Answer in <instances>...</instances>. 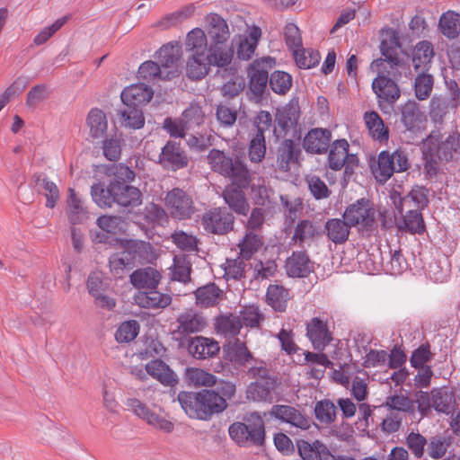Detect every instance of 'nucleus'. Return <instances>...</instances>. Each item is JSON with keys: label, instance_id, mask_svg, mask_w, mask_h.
Here are the masks:
<instances>
[{"label": "nucleus", "instance_id": "f257e3e1", "mask_svg": "<svg viewBox=\"0 0 460 460\" xmlns=\"http://www.w3.org/2000/svg\"><path fill=\"white\" fill-rule=\"evenodd\" d=\"M208 164L216 173L228 178L239 187H248L251 172L245 163L238 156H232L225 151L212 148L207 155Z\"/></svg>", "mask_w": 460, "mask_h": 460}, {"label": "nucleus", "instance_id": "f03ea898", "mask_svg": "<svg viewBox=\"0 0 460 460\" xmlns=\"http://www.w3.org/2000/svg\"><path fill=\"white\" fill-rule=\"evenodd\" d=\"M422 152L430 162L456 159L460 155L459 136L453 133L443 139L438 131H432L422 143Z\"/></svg>", "mask_w": 460, "mask_h": 460}, {"label": "nucleus", "instance_id": "7ed1b4c3", "mask_svg": "<svg viewBox=\"0 0 460 460\" xmlns=\"http://www.w3.org/2000/svg\"><path fill=\"white\" fill-rule=\"evenodd\" d=\"M228 432L240 447L261 446L265 438L264 421L258 412H252L244 418V422L231 424Z\"/></svg>", "mask_w": 460, "mask_h": 460}, {"label": "nucleus", "instance_id": "20e7f679", "mask_svg": "<svg viewBox=\"0 0 460 460\" xmlns=\"http://www.w3.org/2000/svg\"><path fill=\"white\" fill-rule=\"evenodd\" d=\"M275 65V59L270 57H264L253 60L247 68V76L249 78V90L251 99L255 102H260L268 84H270L269 70Z\"/></svg>", "mask_w": 460, "mask_h": 460}, {"label": "nucleus", "instance_id": "39448f33", "mask_svg": "<svg viewBox=\"0 0 460 460\" xmlns=\"http://www.w3.org/2000/svg\"><path fill=\"white\" fill-rule=\"evenodd\" d=\"M349 145L344 138L337 139L330 144L327 164L333 171L344 168L345 174H351L358 164V158L349 153Z\"/></svg>", "mask_w": 460, "mask_h": 460}, {"label": "nucleus", "instance_id": "423d86ee", "mask_svg": "<svg viewBox=\"0 0 460 460\" xmlns=\"http://www.w3.org/2000/svg\"><path fill=\"white\" fill-rule=\"evenodd\" d=\"M142 244L130 241L119 252L109 258L111 271L116 276H121L125 270L133 269L141 258Z\"/></svg>", "mask_w": 460, "mask_h": 460}, {"label": "nucleus", "instance_id": "0eeeda50", "mask_svg": "<svg viewBox=\"0 0 460 460\" xmlns=\"http://www.w3.org/2000/svg\"><path fill=\"white\" fill-rule=\"evenodd\" d=\"M204 229L215 234H226L234 229V217L226 208H214L201 218Z\"/></svg>", "mask_w": 460, "mask_h": 460}, {"label": "nucleus", "instance_id": "6e6552de", "mask_svg": "<svg viewBox=\"0 0 460 460\" xmlns=\"http://www.w3.org/2000/svg\"><path fill=\"white\" fill-rule=\"evenodd\" d=\"M176 324L172 335L175 340H182L190 334L202 332L207 325V321L198 311L188 309L179 314Z\"/></svg>", "mask_w": 460, "mask_h": 460}, {"label": "nucleus", "instance_id": "1a4fd4ad", "mask_svg": "<svg viewBox=\"0 0 460 460\" xmlns=\"http://www.w3.org/2000/svg\"><path fill=\"white\" fill-rule=\"evenodd\" d=\"M271 417L287 423L296 430L306 431L311 428V419L298 409L285 404H275L271 407Z\"/></svg>", "mask_w": 460, "mask_h": 460}, {"label": "nucleus", "instance_id": "9d476101", "mask_svg": "<svg viewBox=\"0 0 460 460\" xmlns=\"http://www.w3.org/2000/svg\"><path fill=\"white\" fill-rule=\"evenodd\" d=\"M165 206L174 218L186 219L194 213L191 198L182 190L174 188L170 190L164 199Z\"/></svg>", "mask_w": 460, "mask_h": 460}, {"label": "nucleus", "instance_id": "9b49d317", "mask_svg": "<svg viewBox=\"0 0 460 460\" xmlns=\"http://www.w3.org/2000/svg\"><path fill=\"white\" fill-rule=\"evenodd\" d=\"M126 406L138 418L146 421L147 424L165 432L173 429V424L164 416L151 411L145 403L137 398H128Z\"/></svg>", "mask_w": 460, "mask_h": 460}, {"label": "nucleus", "instance_id": "f8f14e48", "mask_svg": "<svg viewBox=\"0 0 460 460\" xmlns=\"http://www.w3.org/2000/svg\"><path fill=\"white\" fill-rule=\"evenodd\" d=\"M300 107L297 100H291L288 104L279 109L275 117L274 134L279 137H283L293 128L299 119Z\"/></svg>", "mask_w": 460, "mask_h": 460}, {"label": "nucleus", "instance_id": "ddd939ff", "mask_svg": "<svg viewBox=\"0 0 460 460\" xmlns=\"http://www.w3.org/2000/svg\"><path fill=\"white\" fill-rule=\"evenodd\" d=\"M158 162L164 169L177 171L186 167L189 159L180 143L169 140L162 148Z\"/></svg>", "mask_w": 460, "mask_h": 460}, {"label": "nucleus", "instance_id": "4468645a", "mask_svg": "<svg viewBox=\"0 0 460 460\" xmlns=\"http://www.w3.org/2000/svg\"><path fill=\"white\" fill-rule=\"evenodd\" d=\"M343 218L351 226L360 225L364 227H369L375 222V211L370 208L368 200L361 199L346 208Z\"/></svg>", "mask_w": 460, "mask_h": 460}, {"label": "nucleus", "instance_id": "2eb2a0df", "mask_svg": "<svg viewBox=\"0 0 460 460\" xmlns=\"http://www.w3.org/2000/svg\"><path fill=\"white\" fill-rule=\"evenodd\" d=\"M181 56V48L175 43H168L162 46L159 50L155 52V58L157 59L160 67L165 71L164 78L172 79L178 75V62Z\"/></svg>", "mask_w": 460, "mask_h": 460}, {"label": "nucleus", "instance_id": "dca6fc26", "mask_svg": "<svg viewBox=\"0 0 460 460\" xmlns=\"http://www.w3.org/2000/svg\"><path fill=\"white\" fill-rule=\"evenodd\" d=\"M332 137V135L330 129L314 128L305 134L302 145L308 154L323 155L329 149Z\"/></svg>", "mask_w": 460, "mask_h": 460}, {"label": "nucleus", "instance_id": "f3484780", "mask_svg": "<svg viewBox=\"0 0 460 460\" xmlns=\"http://www.w3.org/2000/svg\"><path fill=\"white\" fill-rule=\"evenodd\" d=\"M247 187H239L232 183L225 188L222 197L231 210L241 216H247L250 211V205L242 189Z\"/></svg>", "mask_w": 460, "mask_h": 460}, {"label": "nucleus", "instance_id": "a211bd4d", "mask_svg": "<svg viewBox=\"0 0 460 460\" xmlns=\"http://www.w3.org/2000/svg\"><path fill=\"white\" fill-rule=\"evenodd\" d=\"M306 335L315 349H323L332 341L326 322L314 317L306 324Z\"/></svg>", "mask_w": 460, "mask_h": 460}, {"label": "nucleus", "instance_id": "6ab92c4d", "mask_svg": "<svg viewBox=\"0 0 460 460\" xmlns=\"http://www.w3.org/2000/svg\"><path fill=\"white\" fill-rule=\"evenodd\" d=\"M301 155V149L298 144L292 139L282 140L277 150V165L282 172L290 170L291 165L297 164Z\"/></svg>", "mask_w": 460, "mask_h": 460}, {"label": "nucleus", "instance_id": "aec40b11", "mask_svg": "<svg viewBox=\"0 0 460 460\" xmlns=\"http://www.w3.org/2000/svg\"><path fill=\"white\" fill-rule=\"evenodd\" d=\"M154 95L150 86L145 83L133 84L126 87L120 94L125 105L139 107L149 102Z\"/></svg>", "mask_w": 460, "mask_h": 460}, {"label": "nucleus", "instance_id": "412c9836", "mask_svg": "<svg viewBox=\"0 0 460 460\" xmlns=\"http://www.w3.org/2000/svg\"><path fill=\"white\" fill-rule=\"evenodd\" d=\"M321 227L309 219L300 220L294 229L291 240L299 247L310 245L316 238L322 236Z\"/></svg>", "mask_w": 460, "mask_h": 460}, {"label": "nucleus", "instance_id": "4be33fe9", "mask_svg": "<svg viewBox=\"0 0 460 460\" xmlns=\"http://www.w3.org/2000/svg\"><path fill=\"white\" fill-rule=\"evenodd\" d=\"M135 303L146 309H164L172 303V296L169 294L161 293L155 289L138 291L134 296Z\"/></svg>", "mask_w": 460, "mask_h": 460}, {"label": "nucleus", "instance_id": "5701e85b", "mask_svg": "<svg viewBox=\"0 0 460 460\" xmlns=\"http://www.w3.org/2000/svg\"><path fill=\"white\" fill-rule=\"evenodd\" d=\"M111 191L114 203L121 207H137L141 204L142 194L134 186L111 182Z\"/></svg>", "mask_w": 460, "mask_h": 460}, {"label": "nucleus", "instance_id": "b1692460", "mask_svg": "<svg viewBox=\"0 0 460 460\" xmlns=\"http://www.w3.org/2000/svg\"><path fill=\"white\" fill-rule=\"evenodd\" d=\"M372 89L380 100L394 104L401 96L397 84L391 78L378 75L372 82Z\"/></svg>", "mask_w": 460, "mask_h": 460}, {"label": "nucleus", "instance_id": "393cba45", "mask_svg": "<svg viewBox=\"0 0 460 460\" xmlns=\"http://www.w3.org/2000/svg\"><path fill=\"white\" fill-rule=\"evenodd\" d=\"M218 343L209 338L196 336L188 343L189 352L196 358L205 359L213 358L219 352Z\"/></svg>", "mask_w": 460, "mask_h": 460}, {"label": "nucleus", "instance_id": "a878e982", "mask_svg": "<svg viewBox=\"0 0 460 460\" xmlns=\"http://www.w3.org/2000/svg\"><path fill=\"white\" fill-rule=\"evenodd\" d=\"M202 406V420H209L214 414L224 411L227 407L225 397L219 396L216 391L203 390L200 392Z\"/></svg>", "mask_w": 460, "mask_h": 460}, {"label": "nucleus", "instance_id": "bb28decb", "mask_svg": "<svg viewBox=\"0 0 460 460\" xmlns=\"http://www.w3.org/2000/svg\"><path fill=\"white\" fill-rule=\"evenodd\" d=\"M277 386L276 378H266V380H256L247 388L248 398L255 402H272L274 400V390Z\"/></svg>", "mask_w": 460, "mask_h": 460}, {"label": "nucleus", "instance_id": "cd10ccee", "mask_svg": "<svg viewBox=\"0 0 460 460\" xmlns=\"http://www.w3.org/2000/svg\"><path fill=\"white\" fill-rule=\"evenodd\" d=\"M285 268L289 277L304 278L312 271V263L305 252H293L287 259Z\"/></svg>", "mask_w": 460, "mask_h": 460}, {"label": "nucleus", "instance_id": "c85d7f7f", "mask_svg": "<svg viewBox=\"0 0 460 460\" xmlns=\"http://www.w3.org/2000/svg\"><path fill=\"white\" fill-rule=\"evenodd\" d=\"M149 376L165 386H174L178 383L176 374L161 359H154L146 365Z\"/></svg>", "mask_w": 460, "mask_h": 460}, {"label": "nucleus", "instance_id": "c756f323", "mask_svg": "<svg viewBox=\"0 0 460 460\" xmlns=\"http://www.w3.org/2000/svg\"><path fill=\"white\" fill-rule=\"evenodd\" d=\"M129 279L133 287L142 291L141 289L156 288L160 282L161 275L155 269L147 267L133 271Z\"/></svg>", "mask_w": 460, "mask_h": 460}, {"label": "nucleus", "instance_id": "7c9ffc66", "mask_svg": "<svg viewBox=\"0 0 460 460\" xmlns=\"http://www.w3.org/2000/svg\"><path fill=\"white\" fill-rule=\"evenodd\" d=\"M428 203V190L421 186H415L409 194L400 199L398 203L395 202V208L398 214H402L405 208H413L420 210L427 207Z\"/></svg>", "mask_w": 460, "mask_h": 460}, {"label": "nucleus", "instance_id": "2f4dec72", "mask_svg": "<svg viewBox=\"0 0 460 460\" xmlns=\"http://www.w3.org/2000/svg\"><path fill=\"white\" fill-rule=\"evenodd\" d=\"M432 408L438 413L452 414L456 406V398L452 391L447 387L431 390Z\"/></svg>", "mask_w": 460, "mask_h": 460}, {"label": "nucleus", "instance_id": "473e14b6", "mask_svg": "<svg viewBox=\"0 0 460 460\" xmlns=\"http://www.w3.org/2000/svg\"><path fill=\"white\" fill-rule=\"evenodd\" d=\"M433 57L432 44L428 40L419 42L412 53V65L415 72H429Z\"/></svg>", "mask_w": 460, "mask_h": 460}, {"label": "nucleus", "instance_id": "72a5a7b5", "mask_svg": "<svg viewBox=\"0 0 460 460\" xmlns=\"http://www.w3.org/2000/svg\"><path fill=\"white\" fill-rule=\"evenodd\" d=\"M405 215L400 214L401 217L396 219V226L401 231L411 234H420L425 231V225L420 210L413 208H406Z\"/></svg>", "mask_w": 460, "mask_h": 460}, {"label": "nucleus", "instance_id": "f704fd0d", "mask_svg": "<svg viewBox=\"0 0 460 460\" xmlns=\"http://www.w3.org/2000/svg\"><path fill=\"white\" fill-rule=\"evenodd\" d=\"M261 36V31L257 26L251 28L247 35L241 36L236 50L237 58L249 60L255 52Z\"/></svg>", "mask_w": 460, "mask_h": 460}, {"label": "nucleus", "instance_id": "c9c22d12", "mask_svg": "<svg viewBox=\"0 0 460 460\" xmlns=\"http://www.w3.org/2000/svg\"><path fill=\"white\" fill-rule=\"evenodd\" d=\"M401 48L380 46L381 53L384 58L376 59L372 66H383L386 69L385 64L389 66L388 75L397 77L401 75L399 68L402 67V61L398 56V50Z\"/></svg>", "mask_w": 460, "mask_h": 460}, {"label": "nucleus", "instance_id": "e433bc0d", "mask_svg": "<svg viewBox=\"0 0 460 460\" xmlns=\"http://www.w3.org/2000/svg\"><path fill=\"white\" fill-rule=\"evenodd\" d=\"M177 400L184 412L190 418L202 420L203 412L200 400V392H180L178 394Z\"/></svg>", "mask_w": 460, "mask_h": 460}, {"label": "nucleus", "instance_id": "4c0bfd02", "mask_svg": "<svg viewBox=\"0 0 460 460\" xmlns=\"http://www.w3.org/2000/svg\"><path fill=\"white\" fill-rule=\"evenodd\" d=\"M263 236L257 232L245 230L243 237L239 241L240 256L242 259L250 260L263 246Z\"/></svg>", "mask_w": 460, "mask_h": 460}, {"label": "nucleus", "instance_id": "58836bf2", "mask_svg": "<svg viewBox=\"0 0 460 460\" xmlns=\"http://www.w3.org/2000/svg\"><path fill=\"white\" fill-rule=\"evenodd\" d=\"M364 121L369 135L374 140L380 143L386 142L389 138V129L379 114L376 111H367L364 114Z\"/></svg>", "mask_w": 460, "mask_h": 460}, {"label": "nucleus", "instance_id": "ea45409f", "mask_svg": "<svg viewBox=\"0 0 460 460\" xmlns=\"http://www.w3.org/2000/svg\"><path fill=\"white\" fill-rule=\"evenodd\" d=\"M350 227L347 220L340 218L328 219L324 226L328 238L336 244L348 240Z\"/></svg>", "mask_w": 460, "mask_h": 460}, {"label": "nucleus", "instance_id": "a19ab883", "mask_svg": "<svg viewBox=\"0 0 460 460\" xmlns=\"http://www.w3.org/2000/svg\"><path fill=\"white\" fill-rule=\"evenodd\" d=\"M208 33L215 45L226 42L230 37L226 22L220 15L214 13L208 16Z\"/></svg>", "mask_w": 460, "mask_h": 460}, {"label": "nucleus", "instance_id": "79ce46f5", "mask_svg": "<svg viewBox=\"0 0 460 460\" xmlns=\"http://www.w3.org/2000/svg\"><path fill=\"white\" fill-rule=\"evenodd\" d=\"M451 270L450 261L445 255L432 259L426 270L427 276L437 283H443L449 278Z\"/></svg>", "mask_w": 460, "mask_h": 460}, {"label": "nucleus", "instance_id": "37998d69", "mask_svg": "<svg viewBox=\"0 0 460 460\" xmlns=\"http://www.w3.org/2000/svg\"><path fill=\"white\" fill-rule=\"evenodd\" d=\"M401 121L407 130L414 131L419 128L421 123L422 113L419 104L409 100L401 107Z\"/></svg>", "mask_w": 460, "mask_h": 460}, {"label": "nucleus", "instance_id": "c03bdc74", "mask_svg": "<svg viewBox=\"0 0 460 460\" xmlns=\"http://www.w3.org/2000/svg\"><path fill=\"white\" fill-rule=\"evenodd\" d=\"M118 116L122 127L139 129L145 125L143 111L138 107L125 105L118 111Z\"/></svg>", "mask_w": 460, "mask_h": 460}, {"label": "nucleus", "instance_id": "a18cd8bd", "mask_svg": "<svg viewBox=\"0 0 460 460\" xmlns=\"http://www.w3.org/2000/svg\"><path fill=\"white\" fill-rule=\"evenodd\" d=\"M222 295L223 291L215 283H210L195 291L196 304L202 307L214 306L219 303Z\"/></svg>", "mask_w": 460, "mask_h": 460}, {"label": "nucleus", "instance_id": "49530a36", "mask_svg": "<svg viewBox=\"0 0 460 460\" xmlns=\"http://www.w3.org/2000/svg\"><path fill=\"white\" fill-rule=\"evenodd\" d=\"M86 123L90 129V135L93 138L102 137L108 128L106 115L98 108H93L89 111Z\"/></svg>", "mask_w": 460, "mask_h": 460}, {"label": "nucleus", "instance_id": "de8ad7c7", "mask_svg": "<svg viewBox=\"0 0 460 460\" xmlns=\"http://www.w3.org/2000/svg\"><path fill=\"white\" fill-rule=\"evenodd\" d=\"M289 299L288 291L282 286L270 285L266 292V301L275 311L284 312Z\"/></svg>", "mask_w": 460, "mask_h": 460}, {"label": "nucleus", "instance_id": "09e8293b", "mask_svg": "<svg viewBox=\"0 0 460 460\" xmlns=\"http://www.w3.org/2000/svg\"><path fill=\"white\" fill-rule=\"evenodd\" d=\"M67 217L72 225L81 224L87 217L86 208L81 199L71 188L69 189V197L67 199Z\"/></svg>", "mask_w": 460, "mask_h": 460}, {"label": "nucleus", "instance_id": "8fccbe9b", "mask_svg": "<svg viewBox=\"0 0 460 460\" xmlns=\"http://www.w3.org/2000/svg\"><path fill=\"white\" fill-rule=\"evenodd\" d=\"M185 47L191 55L206 56L208 42L205 32L199 28L191 30L187 34Z\"/></svg>", "mask_w": 460, "mask_h": 460}, {"label": "nucleus", "instance_id": "3c124183", "mask_svg": "<svg viewBox=\"0 0 460 460\" xmlns=\"http://www.w3.org/2000/svg\"><path fill=\"white\" fill-rule=\"evenodd\" d=\"M441 33L448 39H456L460 32V15L454 11L444 13L439 19Z\"/></svg>", "mask_w": 460, "mask_h": 460}, {"label": "nucleus", "instance_id": "603ef678", "mask_svg": "<svg viewBox=\"0 0 460 460\" xmlns=\"http://www.w3.org/2000/svg\"><path fill=\"white\" fill-rule=\"evenodd\" d=\"M417 75L414 78L413 89L415 97L419 101L427 100L433 90L434 77L428 72H416Z\"/></svg>", "mask_w": 460, "mask_h": 460}, {"label": "nucleus", "instance_id": "864d4df0", "mask_svg": "<svg viewBox=\"0 0 460 460\" xmlns=\"http://www.w3.org/2000/svg\"><path fill=\"white\" fill-rule=\"evenodd\" d=\"M227 355L231 362L241 367H245L252 360V353L248 350L245 343L238 339H235L234 342L228 344Z\"/></svg>", "mask_w": 460, "mask_h": 460}, {"label": "nucleus", "instance_id": "5fc2aeb1", "mask_svg": "<svg viewBox=\"0 0 460 460\" xmlns=\"http://www.w3.org/2000/svg\"><path fill=\"white\" fill-rule=\"evenodd\" d=\"M165 71H164L158 63L148 60L140 65L137 71L138 79L146 83H157L160 80H167L164 78Z\"/></svg>", "mask_w": 460, "mask_h": 460}, {"label": "nucleus", "instance_id": "6e6d98bb", "mask_svg": "<svg viewBox=\"0 0 460 460\" xmlns=\"http://www.w3.org/2000/svg\"><path fill=\"white\" fill-rule=\"evenodd\" d=\"M215 328L218 333L224 336L234 337L240 332L242 326L238 317L230 314L217 317Z\"/></svg>", "mask_w": 460, "mask_h": 460}, {"label": "nucleus", "instance_id": "4d7b16f0", "mask_svg": "<svg viewBox=\"0 0 460 460\" xmlns=\"http://www.w3.org/2000/svg\"><path fill=\"white\" fill-rule=\"evenodd\" d=\"M206 56L191 55L187 63V75L193 80L202 79L209 70Z\"/></svg>", "mask_w": 460, "mask_h": 460}, {"label": "nucleus", "instance_id": "13d9d810", "mask_svg": "<svg viewBox=\"0 0 460 460\" xmlns=\"http://www.w3.org/2000/svg\"><path fill=\"white\" fill-rule=\"evenodd\" d=\"M394 172L396 171L391 154L388 151H382L377 159L376 178L380 182H385Z\"/></svg>", "mask_w": 460, "mask_h": 460}, {"label": "nucleus", "instance_id": "bf43d9fd", "mask_svg": "<svg viewBox=\"0 0 460 460\" xmlns=\"http://www.w3.org/2000/svg\"><path fill=\"white\" fill-rule=\"evenodd\" d=\"M293 78L284 71H274L270 76V87L277 94L284 95L291 88Z\"/></svg>", "mask_w": 460, "mask_h": 460}, {"label": "nucleus", "instance_id": "052dcab7", "mask_svg": "<svg viewBox=\"0 0 460 460\" xmlns=\"http://www.w3.org/2000/svg\"><path fill=\"white\" fill-rule=\"evenodd\" d=\"M140 325L136 320L125 321L119 324L116 332L115 340L119 343H128L135 340L138 335Z\"/></svg>", "mask_w": 460, "mask_h": 460}, {"label": "nucleus", "instance_id": "680f3d73", "mask_svg": "<svg viewBox=\"0 0 460 460\" xmlns=\"http://www.w3.org/2000/svg\"><path fill=\"white\" fill-rule=\"evenodd\" d=\"M206 58L209 66H216L218 67H225L231 63L233 54L224 47L215 45L209 48V52L206 55Z\"/></svg>", "mask_w": 460, "mask_h": 460}, {"label": "nucleus", "instance_id": "e2e57ef3", "mask_svg": "<svg viewBox=\"0 0 460 460\" xmlns=\"http://www.w3.org/2000/svg\"><path fill=\"white\" fill-rule=\"evenodd\" d=\"M96 224L103 231L114 234L125 232L127 226L124 218L119 216H101Z\"/></svg>", "mask_w": 460, "mask_h": 460}, {"label": "nucleus", "instance_id": "0e129e2a", "mask_svg": "<svg viewBox=\"0 0 460 460\" xmlns=\"http://www.w3.org/2000/svg\"><path fill=\"white\" fill-rule=\"evenodd\" d=\"M91 195L93 201L100 208H111L114 204L111 191V182L108 187H104L102 183H96L92 186Z\"/></svg>", "mask_w": 460, "mask_h": 460}, {"label": "nucleus", "instance_id": "69168bd1", "mask_svg": "<svg viewBox=\"0 0 460 460\" xmlns=\"http://www.w3.org/2000/svg\"><path fill=\"white\" fill-rule=\"evenodd\" d=\"M362 349L365 352L361 363L364 367L371 368L385 365L388 358V353L385 350L368 349L367 345H363Z\"/></svg>", "mask_w": 460, "mask_h": 460}, {"label": "nucleus", "instance_id": "338daca9", "mask_svg": "<svg viewBox=\"0 0 460 460\" xmlns=\"http://www.w3.org/2000/svg\"><path fill=\"white\" fill-rule=\"evenodd\" d=\"M314 414L320 422L330 424L336 419V406L327 399L319 401L315 404Z\"/></svg>", "mask_w": 460, "mask_h": 460}, {"label": "nucleus", "instance_id": "774afa93", "mask_svg": "<svg viewBox=\"0 0 460 460\" xmlns=\"http://www.w3.org/2000/svg\"><path fill=\"white\" fill-rule=\"evenodd\" d=\"M181 119L188 130L204 123V112L198 104H190L181 114Z\"/></svg>", "mask_w": 460, "mask_h": 460}]
</instances>
